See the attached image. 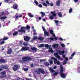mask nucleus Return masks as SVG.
Wrapping results in <instances>:
<instances>
[{"mask_svg": "<svg viewBox=\"0 0 80 80\" xmlns=\"http://www.w3.org/2000/svg\"><path fill=\"white\" fill-rule=\"evenodd\" d=\"M30 28V27L28 25H27L26 27H22L21 28V29H19L18 30V32L19 33V35H22V34L20 33H25V29H27L28 30H29Z\"/></svg>", "mask_w": 80, "mask_h": 80, "instance_id": "nucleus-1", "label": "nucleus"}, {"mask_svg": "<svg viewBox=\"0 0 80 80\" xmlns=\"http://www.w3.org/2000/svg\"><path fill=\"white\" fill-rule=\"evenodd\" d=\"M63 67L62 66H61L60 70V74L61 77L63 78H65L67 77V74H65L63 73Z\"/></svg>", "mask_w": 80, "mask_h": 80, "instance_id": "nucleus-2", "label": "nucleus"}, {"mask_svg": "<svg viewBox=\"0 0 80 80\" xmlns=\"http://www.w3.org/2000/svg\"><path fill=\"white\" fill-rule=\"evenodd\" d=\"M32 60V58L31 57L26 56L22 58V60L24 62H27V61H31Z\"/></svg>", "mask_w": 80, "mask_h": 80, "instance_id": "nucleus-3", "label": "nucleus"}, {"mask_svg": "<svg viewBox=\"0 0 80 80\" xmlns=\"http://www.w3.org/2000/svg\"><path fill=\"white\" fill-rule=\"evenodd\" d=\"M8 38L7 37H6L4 38H3L1 39H0V44L1 45H3L5 43V40H8Z\"/></svg>", "mask_w": 80, "mask_h": 80, "instance_id": "nucleus-4", "label": "nucleus"}, {"mask_svg": "<svg viewBox=\"0 0 80 80\" xmlns=\"http://www.w3.org/2000/svg\"><path fill=\"white\" fill-rule=\"evenodd\" d=\"M51 13L52 14V16H51L50 17H49V18L50 19H51V20H53V18H54V17H55L57 15V14L54 12H51Z\"/></svg>", "mask_w": 80, "mask_h": 80, "instance_id": "nucleus-5", "label": "nucleus"}, {"mask_svg": "<svg viewBox=\"0 0 80 80\" xmlns=\"http://www.w3.org/2000/svg\"><path fill=\"white\" fill-rule=\"evenodd\" d=\"M54 55L56 57H57V58L60 60H63V58H61L60 56L58 55V53L56 52L54 54Z\"/></svg>", "mask_w": 80, "mask_h": 80, "instance_id": "nucleus-6", "label": "nucleus"}, {"mask_svg": "<svg viewBox=\"0 0 80 80\" xmlns=\"http://www.w3.org/2000/svg\"><path fill=\"white\" fill-rule=\"evenodd\" d=\"M15 20H18V18H21V17H22L23 16L22 15H21L20 14H19L18 15V13H16V15H15Z\"/></svg>", "mask_w": 80, "mask_h": 80, "instance_id": "nucleus-7", "label": "nucleus"}, {"mask_svg": "<svg viewBox=\"0 0 80 80\" xmlns=\"http://www.w3.org/2000/svg\"><path fill=\"white\" fill-rule=\"evenodd\" d=\"M38 70L39 71L37 72V74H40V72L41 73H42V74L45 73V71L40 68H38Z\"/></svg>", "mask_w": 80, "mask_h": 80, "instance_id": "nucleus-8", "label": "nucleus"}, {"mask_svg": "<svg viewBox=\"0 0 80 80\" xmlns=\"http://www.w3.org/2000/svg\"><path fill=\"white\" fill-rule=\"evenodd\" d=\"M30 49V48L29 47H23L21 49V51H27Z\"/></svg>", "mask_w": 80, "mask_h": 80, "instance_id": "nucleus-9", "label": "nucleus"}, {"mask_svg": "<svg viewBox=\"0 0 80 80\" xmlns=\"http://www.w3.org/2000/svg\"><path fill=\"white\" fill-rule=\"evenodd\" d=\"M30 37L28 36H25L24 37V40L25 42H28L30 40Z\"/></svg>", "mask_w": 80, "mask_h": 80, "instance_id": "nucleus-10", "label": "nucleus"}, {"mask_svg": "<svg viewBox=\"0 0 80 80\" xmlns=\"http://www.w3.org/2000/svg\"><path fill=\"white\" fill-rule=\"evenodd\" d=\"M18 65L15 64L13 67L12 69L14 71H17V70H18Z\"/></svg>", "mask_w": 80, "mask_h": 80, "instance_id": "nucleus-11", "label": "nucleus"}, {"mask_svg": "<svg viewBox=\"0 0 80 80\" xmlns=\"http://www.w3.org/2000/svg\"><path fill=\"white\" fill-rule=\"evenodd\" d=\"M60 3H61V1L60 0H58L56 2V5L57 6L59 7L60 5Z\"/></svg>", "mask_w": 80, "mask_h": 80, "instance_id": "nucleus-12", "label": "nucleus"}, {"mask_svg": "<svg viewBox=\"0 0 80 80\" xmlns=\"http://www.w3.org/2000/svg\"><path fill=\"white\" fill-rule=\"evenodd\" d=\"M11 8H13L15 10H17L18 8V5L16 4L15 3L13 4V6L11 7Z\"/></svg>", "mask_w": 80, "mask_h": 80, "instance_id": "nucleus-13", "label": "nucleus"}, {"mask_svg": "<svg viewBox=\"0 0 80 80\" xmlns=\"http://www.w3.org/2000/svg\"><path fill=\"white\" fill-rule=\"evenodd\" d=\"M0 67L1 68H3V69H8V66L6 65H1L0 66Z\"/></svg>", "mask_w": 80, "mask_h": 80, "instance_id": "nucleus-14", "label": "nucleus"}, {"mask_svg": "<svg viewBox=\"0 0 80 80\" xmlns=\"http://www.w3.org/2000/svg\"><path fill=\"white\" fill-rule=\"evenodd\" d=\"M12 49L11 48H10L8 50L7 53L8 55H9L10 54H11V53H12Z\"/></svg>", "mask_w": 80, "mask_h": 80, "instance_id": "nucleus-15", "label": "nucleus"}, {"mask_svg": "<svg viewBox=\"0 0 80 80\" xmlns=\"http://www.w3.org/2000/svg\"><path fill=\"white\" fill-rule=\"evenodd\" d=\"M0 62L1 63H6V61L3 59H0Z\"/></svg>", "mask_w": 80, "mask_h": 80, "instance_id": "nucleus-16", "label": "nucleus"}, {"mask_svg": "<svg viewBox=\"0 0 80 80\" xmlns=\"http://www.w3.org/2000/svg\"><path fill=\"white\" fill-rule=\"evenodd\" d=\"M31 50L33 51H34L35 52H36L37 51V49L35 47H32L31 48Z\"/></svg>", "mask_w": 80, "mask_h": 80, "instance_id": "nucleus-17", "label": "nucleus"}, {"mask_svg": "<svg viewBox=\"0 0 80 80\" xmlns=\"http://www.w3.org/2000/svg\"><path fill=\"white\" fill-rule=\"evenodd\" d=\"M59 55H63L64 53H65V51H62V52L61 51L59 50L58 52Z\"/></svg>", "mask_w": 80, "mask_h": 80, "instance_id": "nucleus-18", "label": "nucleus"}, {"mask_svg": "<svg viewBox=\"0 0 80 80\" xmlns=\"http://www.w3.org/2000/svg\"><path fill=\"white\" fill-rule=\"evenodd\" d=\"M44 36H48L49 35V33H48V32L47 31H45L44 32Z\"/></svg>", "mask_w": 80, "mask_h": 80, "instance_id": "nucleus-19", "label": "nucleus"}, {"mask_svg": "<svg viewBox=\"0 0 80 80\" xmlns=\"http://www.w3.org/2000/svg\"><path fill=\"white\" fill-rule=\"evenodd\" d=\"M2 15H0V18L1 20H5L6 18H7V17L6 16L2 17L1 18H0Z\"/></svg>", "mask_w": 80, "mask_h": 80, "instance_id": "nucleus-20", "label": "nucleus"}, {"mask_svg": "<svg viewBox=\"0 0 80 80\" xmlns=\"http://www.w3.org/2000/svg\"><path fill=\"white\" fill-rule=\"evenodd\" d=\"M28 15L31 18H32V17H34V16H33V15L32 14L30 13H28Z\"/></svg>", "mask_w": 80, "mask_h": 80, "instance_id": "nucleus-21", "label": "nucleus"}, {"mask_svg": "<svg viewBox=\"0 0 80 80\" xmlns=\"http://www.w3.org/2000/svg\"><path fill=\"white\" fill-rule=\"evenodd\" d=\"M45 38L43 37H39L38 38V40H40L41 41H42V40H44Z\"/></svg>", "mask_w": 80, "mask_h": 80, "instance_id": "nucleus-22", "label": "nucleus"}, {"mask_svg": "<svg viewBox=\"0 0 80 80\" xmlns=\"http://www.w3.org/2000/svg\"><path fill=\"white\" fill-rule=\"evenodd\" d=\"M54 48H58V45L57 44H55L52 46Z\"/></svg>", "mask_w": 80, "mask_h": 80, "instance_id": "nucleus-23", "label": "nucleus"}, {"mask_svg": "<svg viewBox=\"0 0 80 80\" xmlns=\"http://www.w3.org/2000/svg\"><path fill=\"white\" fill-rule=\"evenodd\" d=\"M48 52H51V53H53L54 52L52 50V48H49Z\"/></svg>", "mask_w": 80, "mask_h": 80, "instance_id": "nucleus-24", "label": "nucleus"}, {"mask_svg": "<svg viewBox=\"0 0 80 80\" xmlns=\"http://www.w3.org/2000/svg\"><path fill=\"white\" fill-rule=\"evenodd\" d=\"M44 64L45 65V66H46L47 67L49 66V65H50V64H49V63H48V62H45Z\"/></svg>", "mask_w": 80, "mask_h": 80, "instance_id": "nucleus-25", "label": "nucleus"}, {"mask_svg": "<svg viewBox=\"0 0 80 80\" xmlns=\"http://www.w3.org/2000/svg\"><path fill=\"white\" fill-rule=\"evenodd\" d=\"M38 47L40 48H43V47H44V44H40L38 46Z\"/></svg>", "mask_w": 80, "mask_h": 80, "instance_id": "nucleus-26", "label": "nucleus"}, {"mask_svg": "<svg viewBox=\"0 0 80 80\" xmlns=\"http://www.w3.org/2000/svg\"><path fill=\"white\" fill-rule=\"evenodd\" d=\"M41 14L42 15V17H43L45 15V14L43 12H40Z\"/></svg>", "mask_w": 80, "mask_h": 80, "instance_id": "nucleus-27", "label": "nucleus"}, {"mask_svg": "<svg viewBox=\"0 0 80 80\" xmlns=\"http://www.w3.org/2000/svg\"><path fill=\"white\" fill-rule=\"evenodd\" d=\"M58 14L59 17H62V12H58Z\"/></svg>", "mask_w": 80, "mask_h": 80, "instance_id": "nucleus-28", "label": "nucleus"}, {"mask_svg": "<svg viewBox=\"0 0 80 80\" xmlns=\"http://www.w3.org/2000/svg\"><path fill=\"white\" fill-rule=\"evenodd\" d=\"M6 72L5 71L2 72H1V75H5L6 74Z\"/></svg>", "mask_w": 80, "mask_h": 80, "instance_id": "nucleus-29", "label": "nucleus"}, {"mask_svg": "<svg viewBox=\"0 0 80 80\" xmlns=\"http://www.w3.org/2000/svg\"><path fill=\"white\" fill-rule=\"evenodd\" d=\"M55 22L56 23V25L57 26H58V25H59V23H58V22H59V21L58 20H55Z\"/></svg>", "mask_w": 80, "mask_h": 80, "instance_id": "nucleus-30", "label": "nucleus"}, {"mask_svg": "<svg viewBox=\"0 0 80 80\" xmlns=\"http://www.w3.org/2000/svg\"><path fill=\"white\" fill-rule=\"evenodd\" d=\"M49 70L51 72H55V71L54 70H53V69H52V68H50Z\"/></svg>", "mask_w": 80, "mask_h": 80, "instance_id": "nucleus-31", "label": "nucleus"}, {"mask_svg": "<svg viewBox=\"0 0 80 80\" xmlns=\"http://www.w3.org/2000/svg\"><path fill=\"white\" fill-rule=\"evenodd\" d=\"M57 59L55 58L54 59V64H57Z\"/></svg>", "mask_w": 80, "mask_h": 80, "instance_id": "nucleus-32", "label": "nucleus"}, {"mask_svg": "<svg viewBox=\"0 0 80 80\" xmlns=\"http://www.w3.org/2000/svg\"><path fill=\"white\" fill-rule=\"evenodd\" d=\"M42 5H43V6H44V7H48V5H47V4L45 2H43L42 3Z\"/></svg>", "mask_w": 80, "mask_h": 80, "instance_id": "nucleus-33", "label": "nucleus"}, {"mask_svg": "<svg viewBox=\"0 0 80 80\" xmlns=\"http://www.w3.org/2000/svg\"><path fill=\"white\" fill-rule=\"evenodd\" d=\"M45 47H47L48 48H49L50 47V46L46 44L45 45Z\"/></svg>", "mask_w": 80, "mask_h": 80, "instance_id": "nucleus-34", "label": "nucleus"}, {"mask_svg": "<svg viewBox=\"0 0 80 80\" xmlns=\"http://www.w3.org/2000/svg\"><path fill=\"white\" fill-rule=\"evenodd\" d=\"M18 34V32H14L13 33V36H15V35H17Z\"/></svg>", "mask_w": 80, "mask_h": 80, "instance_id": "nucleus-35", "label": "nucleus"}, {"mask_svg": "<svg viewBox=\"0 0 80 80\" xmlns=\"http://www.w3.org/2000/svg\"><path fill=\"white\" fill-rule=\"evenodd\" d=\"M37 39H38V37L37 36H34L33 40H36Z\"/></svg>", "mask_w": 80, "mask_h": 80, "instance_id": "nucleus-36", "label": "nucleus"}, {"mask_svg": "<svg viewBox=\"0 0 80 80\" xmlns=\"http://www.w3.org/2000/svg\"><path fill=\"white\" fill-rule=\"evenodd\" d=\"M22 41H20V42L19 43V44L20 46L22 45Z\"/></svg>", "mask_w": 80, "mask_h": 80, "instance_id": "nucleus-37", "label": "nucleus"}, {"mask_svg": "<svg viewBox=\"0 0 80 80\" xmlns=\"http://www.w3.org/2000/svg\"><path fill=\"white\" fill-rule=\"evenodd\" d=\"M67 61H64L63 63V65H65V64H67Z\"/></svg>", "mask_w": 80, "mask_h": 80, "instance_id": "nucleus-38", "label": "nucleus"}, {"mask_svg": "<svg viewBox=\"0 0 80 80\" xmlns=\"http://www.w3.org/2000/svg\"><path fill=\"white\" fill-rule=\"evenodd\" d=\"M34 3L35 4H36L37 5H38V2L37 1H36V0H34Z\"/></svg>", "mask_w": 80, "mask_h": 80, "instance_id": "nucleus-39", "label": "nucleus"}, {"mask_svg": "<svg viewBox=\"0 0 80 80\" xmlns=\"http://www.w3.org/2000/svg\"><path fill=\"white\" fill-rule=\"evenodd\" d=\"M23 45H24V46H28V44L26 43V42H24L23 43Z\"/></svg>", "mask_w": 80, "mask_h": 80, "instance_id": "nucleus-40", "label": "nucleus"}, {"mask_svg": "<svg viewBox=\"0 0 80 80\" xmlns=\"http://www.w3.org/2000/svg\"><path fill=\"white\" fill-rule=\"evenodd\" d=\"M23 70L24 71H27L28 70V68H24L23 69Z\"/></svg>", "mask_w": 80, "mask_h": 80, "instance_id": "nucleus-41", "label": "nucleus"}, {"mask_svg": "<svg viewBox=\"0 0 80 80\" xmlns=\"http://www.w3.org/2000/svg\"><path fill=\"white\" fill-rule=\"evenodd\" d=\"M56 63H57V65H60V61H58L57 62H56Z\"/></svg>", "mask_w": 80, "mask_h": 80, "instance_id": "nucleus-42", "label": "nucleus"}, {"mask_svg": "<svg viewBox=\"0 0 80 80\" xmlns=\"http://www.w3.org/2000/svg\"><path fill=\"white\" fill-rule=\"evenodd\" d=\"M58 75V72H56L54 73L53 74V75L54 76H55L56 75Z\"/></svg>", "mask_w": 80, "mask_h": 80, "instance_id": "nucleus-43", "label": "nucleus"}, {"mask_svg": "<svg viewBox=\"0 0 80 80\" xmlns=\"http://www.w3.org/2000/svg\"><path fill=\"white\" fill-rule=\"evenodd\" d=\"M73 10V9L72 8H71L69 10V13H72V11Z\"/></svg>", "mask_w": 80, "mask_h": 80, "instance_id": "nucleus-44", "label": "nucleus"}, {"mask_svg": "<svg viewBox=\"0 0 80 80\" xmlns=\"http://www.w3.org/2000/svg\"><path fill=\"white\" fill-rule=\"evenodd\" d=\"M50 33L52 34H53V31L52 30H50Z\"/></svg>", "mask_w": 80, "mask_h": 80, "instance_id": "nucleus-45", "label": "nucleus"}, {"mask_svg": "<svg viewBox=\"0 0 80 80\" xmlns=\"http://www.w3.org/2000/svg\"><path fill=\"white\" fill-rule=\"evenodd\" d=\"M75 54V52H73L72 54L71 55V56L73 57Z\"/></svg>", "mask_w": 80, "mask_h": 80, "instance_id": "nucleus-46", "label": "nucleus"}, {"mask_svg": "<svg viewBox=\"0 0 80 80\" xmlns=\"http://www.w3.org/2000/svg\"><path fill=\"white\" fill-rule=\"evenodd\" d=\"M46 4H47V5H49L50 4V3H49V2H48V1L47 0L46 1Z\"/></svg>", "mask_w": 80, "mask_h": 80, "instance_id": "nucleus-47", "label": "nucleus"}, {"mask_svg": "<svg viewBox=\"0 0 80 80\" xmlns=\"http://www.w3.org/2000/svg\"><path fill=\"white\" fill-rule=\"evenodd\" d=\"M42 28L43 30V31H44V32H45V31H46V29H45V28H44V27H43V26H42Z\"/></svg>", "mask_w": 80, "mask_h": 80, "instance_id": "nucleus-48", "label": "nucleus"}, {"mask_svg": "<svg viewBox=\"0 0 80 80\" xmlns=\"http://www.w3.org/2000/svg\"><path fill=\"white\" fill-rule=\"evenodd\" d=\"M49 5H50V6H51V7H53V4L52 3H49Z\"/></svg>", "mask_w": 80, "mask_h": 80, "instance_id": "nucleus-49", "label": "nucleus"}, {"mask_svg": "<svg viewBox=\"0 0 80 80\" xmlns=\"http://www.w3.org/2000/svg\"><path fill=\"white\" fill-rule=\"evenodd\" d=\"M49 63L51 65H52L53 64V61H50L49 62Z\"/></svg>", "mask_w": 80, "mask_h": 80, "instance_id": "nucleus-50", "label": "nucleus"}, {"mask_svg": "<svg viewBox=\"0 0 80 80\" xmlns=\"http://www.w3.org/2000/svg\"><path fill=\"white\" fill-rule=\"evenodd\" d=\"M51 59L52 60H55V59L56 58H55L54 57H52L51 58Z\"/></svg>", "mask_w": 80, "mask_h": 80, "instance_id": "nucleus-51", "label": "nucleus"}, {"mask_svg": "<svg viewBox=\"0 0 80 80\" xmlns=\"http://www.w3.org/2000/svg\"><path fill=\"white\" fill-rule=\"evenodd\" d=\"M38 7L40 8H42V4H39Z\"/></svg>", "mask_w": 80, "mask_h": 80, "instance_id": "nucleus-52", "label": "nucleus"}, {"mask_svg": "<svg viewBox=\"0 0 80 80\" xmlns=\"http://www.w3.org/2000/svg\"><path fill=\"white\" fill-rule=\"evenodd\" d=\"M59 40H61V41H63V39L62 38H60L58 39Z\"/></svg>", "mask_w": 80, "mask_h": 80, "instance_id": "nucleus-53", "label": "nucleus"}, {"mask_svg": "<svg viewBox=\"0 0 80 80\" xmlns=\"http://www.w3.org/2000/svg\"><path fill=\"white\" fill-rule=\"evenodd\" d=\"M61 46L62 47H65V45H64L63 44H61Z\"/></svg>", "mask_w": 80, "mask_h": 80, "instance_id": "nucleus-54", "label": "nucleus"}, {"mask_svg": "<svg viewBox=\"0 0 80 80\" xmlns=\"http://www.w3.org/2000/svg\"><path fill=\"white\" fill-rule=\"evenodd\" d=\"M8 1H9V0H4L5 2H6V3H8Z\"/></svg>", "mask_w": 80, "mask_h": 80, "instance_id": "nucleus-55", "label": "nucleus"}, {"mask_svg": "<svg viewBox=\"0 0 80 80\" xmlns=\"http://www.w3.org/2000/svg\"><path fill=\"white\" fill-rule=\"evenodd\" d=\"M1 13L2 14V15H2H2H4V14L5 13L4 12H2Z\"/></svg>", "mask_w": 80, "mask_h": 80, "instance_id": "nucleus-56", "label": "nucleus"}, {"mask_svg": "<svg viewBox=\"0 0 80 80\" xmlns=\"http://www.w3.org/2000/svg\"><path fill=\"white\" fill-rule=\"evenodd\" d=\"M50 40H54V38H50Z\"/></svg>", "mask_w": 80, "mask_h": 80, "instance_id": "nucleus-57", "label": "nucleus"}, {"mask_svg": "<svg viewBox=\"0 0 80 80\" xmlns=\"http://www.w3.org/2000/svg\"><path fill=\"white\" fill-rule=\"evenodd\" d=\"M33 35H37V33L36 32H34L33 34Z\"/></svg>", "mask_w": 80, "mask_h": 80, "instance_id": "nucleus-58", "label": "nucleus"}, {"mask_svg": "<svg viewBox=\"0 0 80 80\" xmlns=\"http://www.w3.org/2000/svg\"><path fill=\"white\" fill-rule=\"evenodd\" d=\"M42 20V18H41V17H39V18H38V20Z\"/></svg>", "mask_w": 80, "mask_h": 80, "instance_id": "nucleus-59", "label": "nucleus"}, {"mask_svg": "<svg viewBox=\"0 0 80 80\" xmlns=\"http://www.w3.org/2000/svg\"><path fill=\"white\" fill-rule=\"evenodd\" d=\"M57 38H58L57 37H55L54 38L55 40H57Z\"/></svg>", "mask_w": 80, "mask_h": 80, "instance_id": "nucleus-60", "label": "nucleus"}, {"mask_svg": "<svg viewBox=\"0 0 80 80\" xmlns=\"http://www.w3.org/2000/svg\"><path fill=\"white\" fill-rule=\"evenodd\" d=\"M62 57L64 58H65V55H62Z\"/></svg>", "mask_w": 80, "mask_h": 80, "instance_id": "nucleus-61", "label": "nucleus"}, {"mask_svg": "<svg viewBox=\"0 0 80 80\" xmlns=\"http://www.w3.org/2000/svg\"><path fill=\"white\" fill-rule=\"evenodd\" d=\"M78 0H74V2L75 3H77V2H78Z\"/></svg>", "mask_w": 80, "mask_h": 80, "instance_id": "nucleus-62", "label": "nucleus"}, {"mask_svg": "<svg viewBox=\"0 0 80 80\" xmlns=\"http://www.w3.org/2000/svg\"><path fill=\"white\" fill-rule=\"evenodd\" d=\"M57 66H54V68H53V69H56V68H57Z\"/></svg>", "mask_w": 80, "mask_h": 80, "instance_id": "nucleus-63", "label": "nucleus"}, {"mask_svg": "<svg viewBox=\"0 0 80 80\" xmlns=\"http://www.w3.org/2000/svg\"><path fill=\"white\" fill-rule=\"evenodd\" d=\"M66 61H67V60H68V58H66Z\"/></svg>", "mask_w": 80, "mask_h": 80, "instance_id": "nucleus-64", "label": "nucleus"}]
</instances>
